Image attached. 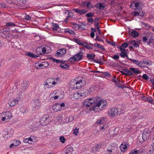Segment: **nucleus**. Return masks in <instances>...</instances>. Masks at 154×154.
I'll return each instance as SVG.
<instances>
[{"mask_svg": "<svg viewBox=\"0 0 154 154\" xmlns=\"http://www.w3.org/2000/svg\"><path fill=\"white\" fill-rule=\"evenodd\" d=\"M25 84L24 86H23V88L21 89L22 90H23V89H24L25 90H26V89H27L28 85V82H26L25 83Z\"/></svg>", "mask_w": 154, "mask_h": 154, "instance_id": "37998d69", "label": "nucleus"}, {"mask_svg": "<svg viewBox=\"0 0 154 154\" xmlns=\"http://www.w3.org/2000/svg\"><path fill=\"white\" fill-rule=\"evenodd\" d=\"M10 35V29L8 28L5 29V30L3 31V34L2 36L3 38L6 39L8 40H9V35Z\"/></svg>", "mask_w": 154, "mask_h": 154, "instance_id": "39448f33", "label": "nucleus"}, {"mask_svg": "<svg viewBox=\"0 0 154 154\" xmlns=\"http://www.w3.org/2000/svg\"><path fill=\"white\" fill-rule=\"evenodd\" d=\"M64 32L66 33H68L73 35H74L75 34L73 31L67 28L64 29Z\"/></svg>", "mask_w": 154, "mask_h": 154, "instance_id": "b1692460", "label": "nucleus"}, {"mask_svg": "<svg viewBox=\"0 0 154 154\" xmlns=\"http://www.w3.org/2000/svg\"><path fill=\"white\" fill-rule=\"evenodd\" d=\"M77 83V81L76 79H74L72 81H71L70 82V84L71 87L74 90L76 89V84Z\"/></svg>", "mask_w": 154, "mask_h": 154, "instance_id": "6ab92c4d", "label": "nucleus"}, {"mask_svg": "<svg viewBox=\"0 0 154 154\" xmlns=\"http://www.w3.org/2000/svg\"><path fill=\"white\" fill-rule=\"evenodd\" d=\"M89 100V105H91L92 107L90 108V110H93L94 111H100L105 108L106 105V102L99 101L95 103L97 99L95 97L91 98L88 99Z\"/></svg>", "mask_w": 154, "mask_h": 154, "instance_id": "f257e3e1", "label": "nucleus"}, {"mask_svg": "<svg viewBox=\"0 0 154 154\" xmlns=\"http://www.w3.org/2000/svg\"><path fill=\"white\" fill-rule=\"evenodd\" d=\"M139 10L138 11H133L131 14L132 15H133L134 16H139Z\"/></svg>", "mask_w": 154, "mask_h": 154, "instance_id": "4c0bfd02", "label": "nucleus"}, {"mask_svg": "<svg viewBox=\"0 0 154 154\" xmlns=\"http://www.w3.org/2000/svg\"><path fill=\"white\" fill-rule=\"evenodd\" d=\"M89 100L88 99L86 100L84 102L83 105L84 106H86L87 107H89L90 106L89 105Z\"/></svg>", "mask_w": 154, "mask_h": 154, "instance_id": "7c9ffc66", "label": "nucleus"}, {"mask_svg": "<svg viewBox=\"0 0 154 154\" xmlns=\"http://www.w3.org/2000/svg\"><path fill=\"white\" fill-rule=\"evenodd\" d=\"M19 99H16L10 101V107H12L15 106L18 103Z\"/></svg>", "mask_w": 154, "mask_h": 154, "instance_id": "f3484780", "label": "nucleus"}, {"mask_svg": "<svg viewBox=\"0 0 154 154\" xmlns=\"http://www.w3.org/2000/svg\"><path fill=\"white\" fill-rule=\"evenodd\" d=\"M37 101V102H38V100H35V101L34 102L33 104H34V106H35V108L37 107V109H38L39 108V105H40V104H39V103H38V104H37L36 105V104L37 103H36V102Z\"/></svg>", "mask_w": 154, "mask_h": 154, "instance_id": "de8ad7c7", "label": "nucleus"}, {"mask_svg": "<svg viewBox=\"0 0 154 154\" xmlns=\"http://www.w3.org/2000/svg\"><path fill=\"white\" fill-rule=\"evenodd\" d=\"M131 44L133 45L134 48H137L139 47V44L136 42L135 40H132L130 42Z\"/></svg>", "mask_w": 154, "mask_h": 154, "instance_id": "393cba45", "label": "nucleus"}, {"mask_svg": "<svg viewBox=\"0 0 154 154\" xmlns=\"http://www.w3.org/2000/svg\"><path fill=\"white\" fill-rule=\"evenodd\" d=\"M3 137L5 139H8L10 137L9 132H5L3 134Z\"/></svg>", "mask_w": 154, "mask_h": 154, "instance_id": "cd10ccee", "label": "nucleus"}, {"mask_svg": "<svg viewBox=\"0 0 154 154\" xmlns=\"http://www.w3.org/2000/svg\"><path fill=\"white\" fill-rule=\"evenodd\" d=\"M142 77L146 80H147L149 79V76L146 74H143Z\"/></svg>", "mask_w": 154, "mask_h": 154, "instance_id": "6e6d98bb", "label": "nucleus"}, {"mask_svg": "<svg viewBox=\"0 0 154 154\" xmlns=\"http://www.w3.org/2000/svg\"><path fill=\"white\" fill-rule=\"evenodd\" d=\"M72 25H74L75 26V27H77V28L78 29H79V28L81 27V26H82V25H79L78 24H76L74 22L72 23Z\"/></svg>", "mask_w": 154, "mask_h": 154, "instance_id": "8fccbe9b", "label": "nucleus"}, {"mask_svg": "<svg viewBox=\"0 0 154 154\" xmlns=\"http://www.w3.org/2000/svg\"><path fill=\"white\" fill-rule=\"evenodd\" d=\"M154 41V39H153L151 37H150V38L149 37L148 40L147 42V43L148 45H149L150 43L153 42Z\"/></svg>", "mask_w": 154, "mask_h": 154, "instance_id": "e433bc0d", "label": "nucleus"}, {"mask_svg": "<svg viewBox=\"0 0 154 154\" xmlns=\"http://www.w3.org/2000/svg\"><path fill=\"white\" fill-rule=\"evenodd\" d=\"M129 44L127 42L123 43L121 45V46L122 48H125Z\"/></svg>", "mask_w": 154, "mask_h": 154, "instance_id": "3c124183", "label": "nucleus"}, {"mask_svg": "<svg viewBox=\"0 0 154 154\" xmlns=\"http://www.w3.org/2000/svg\"><path fill=\"white\" fill-rule=\"evenodd\" d=\"M53 80V79L48 78L47 80L46 81L49 84H51Z\"/></svg>", "mask_w": 154, "mask_h": 154, "instance_id": "0e129e2a", "label": "nucleus"}, {"mask_svg": "<svg viewBox=\"0 0 154 154\" xmlns=\"http://www.w3.org/2000/svg\"><path fill=\"white\" fill-rule=\"evenodd\" d=\"M139 64L138 65L140 67H144L145 66L143 65V61H139Z\"/></svg>", "mask_w": 154, "mask_h": 154, "instance_id": "e2e57ef3", "label": "nucleus"}, {"mask_svg": "<svg viewBox=\"0 0 154 154\" xmlns=\"http://www.w3.org/2000/svg\"><path fill=\"white\" fill-rule=\"evenodd\" d=\"M49 123L48 115H45L42 116L40 119V123L42 125H45Z\"/></svg>", "mask_w": 154, "mask_h": 154, "instance_id": "7ed1b4c3", "label": "nucleus"}, {"mask_svg": "<svg viewBox=\"0 0 154 154\" xmlns=\"http://www.w3.org/2000/svg\"><path fill=\"white\" fill-rule=\"evenodd\" d=\"M85 81L83 79V78H82V79L77 81V83L76 84V89L80 88L81 87L85 86Z\"/></svg>", "mask_w": 154, "mask_h": 154, "instance_id": "20e7f679", "label": "nucleus"}, {"mask_svg": "<svg viewBox=\"0 0 154 154\" xmlns=\"http://www.w3.org/2000/svg\"><path fill=\"white\" fill-rule=\"evenodd\" d=\"M96 38L95 39L96 41H99L103 42L104 40L103 39H102L101 37H100L98 35H97V34H96Z\"/></svg>", "mask_w": 154, "mask_h": 154, "instance_id": "f704fd0d", "label": "nucleus"}, {"mask_svg": "<svg viewBox=\"0 0 154 154\" xmlns=\"http://www.w3.org/2000/svg\"><path fill=\"white\" fill-rule=\"evenodd\" d=\"M99 20L98 18H96L94 20V25L95 27H96L97 26H99V23L98 22V20Z\"/></svg>", "mask_w": 154, "mask_h": 154, "instance_id": "a19ab883", "label": "nucleus"}, {"mask_svg": "<svg viewBox=\"0 0 154 154\" xmlns=\"http://www.w3.org/2000/svg\"><path fill=\"white\" fill-rule=\"evenodd\" d=\"M149 35H146L144 37H143L142 38V41L144 42H147L148 39L149 38Z\"/></svg>", "mask_w": 154, "mask_h": 154, "instance_id": "c756f323", "label": "nucleus"}, {"mask_svg": "<svg viewBox=\"0 0 154 154\" xmlns=\"http://www.w3.org/2000/svg\"><path fill=\"white\" fill-rule=\"evenodd\" d=\"M52 109L55 112H57L62 110L61 108L60 107V104L57 103L53 106Z\"/></svg>", "mask_w": 154, "mask_h": 154, "instance_id": "1a4fd4ad", "label": "nucleus"}, {"mask_svg": "<svg viewBox=\"0 0 154 154\" xmlns=\"http://www.w3.org/2000/svg\"><path fill=\"white\" fill-rule=\"evenodd\" d=\"M55 56L57 57H61L62 56L61 53L60 51V49L56 51V54Z\"/></svg>", "mask_w": 154, "mask_h": 154, "instance_id": "58836bf2", "label": "nucleus"}, {"mask_svg": "<svg viewBox=\"0 0 154 154\" xmlns=\"http://www.w3.org/2000/svg\"><path fill=\"white\" fill-rule=\"evenodd\" d=\"M97 47L98 48H100L101 49L102 51H105V49L103 47L100 45L98 44V45H97Z\"/></svg>", "mask_w": 154, "mask_h": 154, "instance_id": "5fc2aeb1", "label": "nucleus"}, {"mask_svg": "<svg viewBox=\"0 0 154 154\" xmlns=\"http://www.w3.org/2000/svg\"><path fill=\"white\" fill-rule=\"evenodd\" d=\"M139 34V33L137 32L134 30L131 33V35L134 38L137 37Z\"/></svg>", "mask_w": 154, "mask_h": 154, "instance_id": "5701e85b", "label": "nucleus"}, {"mask_svg": "<svg viewBox=\"0 0 154 154\" xmlns=\"http://www.w3.org/2000/svg\"><path fill=\"white\" fill-rule=\"evenodd\" d=\"M13 143L10 144V148H14L20 144V142L19 140H14Z\"/></svg>", "mask_w": 154, "mask_h": 154, "instance_id": "ddd939ff", "label": "nucleus"}, {"mask_svg": "<svg viewBox=\"0 0 154 154\" xmlns=\"http://www.w3.org/2000/svg\"><path fill=\"white\" fill-rule=\"evenodd\" d=\"M66 151H70V152H72L73 151V149L72 147L68 146H67V148L66 149Z\"/></svg>", "mask_w": 154, "mask_h": 154, "instance_id": "09e8293b", "label": "nucleus"}, {"mask_svg": "<svg viewBox=\"0 0 154 154\" xmlns=\"http://www.w3.org/2000/svg\"><path fill=\"white\" fill-rule=\"evenodd\" d=\"M151 133L150 130L148 129L144 130L142 133V139L143 140H151Z\"/></svg>", "mask_w": 154, "mask_h": 154, "instance_id": "f03ea898", "label": "nucleus"}, {"mask_svg": "<svg viewBox=\"0 0 154 154\" xmlns=\"http://www.w3.org/2000/svg\"><path fill=\"white\" fill-rule=\"evenodd\" d=\"M139 14H140V15H139V16H140V17H144L145 16V12L142 11L141 10H139Z\"/></svg>", "mask_w": 154, "mask_h": 154, "instance_id": "13d9d810", "label": "nucleus"}, {"mask_svg": "<svg viewBox=\"0 0 154 154\" xmlns=\"http://www.w3.org/2000/svg\"><path fill=\"white\" fill-rule=\"evenodd\" d=\"M143 97L144 98H145V99H144V100L145 101H148L150 102H152L154 100L153 99L151 98V97H146L145 96H144Z\"/></svg>", "mask_w": 154, "mask_h": 154, "instance_id": "72a5a7b5", "label": "nucleus"}, {"mask_svg": "<svg viewBox=\"0 0 154 154\" xmlns=\"http://www.w3.org/2000/svg\"><path fill=\"white\" fill-rule=\"evenodd\" d=\"M44 85L45 87H46L47 88H51L53 86V85L51 84H48L46 81L44 82Z\"/></svg>", "mask_w": 154, "mask_h": 154, "instance_id": "c85d7f7f", "label": "nucleus"}, {"mask_svg": "<svg viewBox=\"0 0 154 154\" xmlns=\"http://www.w3.org/2000/svg\"><path fill=\"white\" fill-rule=\"evenodd\" d=\"M133 3L135 4L134 6L136 8H134L135 10H140L142 9V8L141 6L139 5V3L137 1H135Z\"/></svg>", "mask_w": 154, "mask_h": 154, "instance_id": "412c9836", "label": "nucleus"}, {"mask_svg": "<svg viewBox=\"0 0 154 154\" xmlns=\"http://www.w3.org/2000/svg\"><path fill=\"white\" fill-rule=\"evenodd\" d=\"M118 112L119 111L115 107L112 108L110 113L111 116L114 117L117 116L118 114Z\"/></svg>", "mask_w": 154, "mask_h": 154, "instance_id": "9d476101", "label": "nucleus"}, {"mask_svg": "<svg viewBox=\"0 0 154 154\" xmlns=\"http://www.w3.org/2000/svg\"><path fill=\"white\" fill-rule=\"evenodd\" d=\"M43 65V67L42 68H43L44 67L45 68L48 67L49 66V63L47 61H45L44 62H42Z\"/></svg>", "mask_w": 154, "mask_h": 154, "instance_id": "603ef678", "label": "nucleus"}, {"mask_svg": "<svg viewBox=\"0 0 154 154\" xmlns=\"http://www.w3.org/2000/svg\"><path fill=\"white\" fill-rule=\"evenodd\" d=\"M74 132H73V134L75 135H77V134L78 133V129H77L76 128L74 129Z\"/></svg>", "mask_w": 154, "mask_h": 154, "instance_id": "338daca9", "label": "nucleus"}, {"mask_svg": "<svg viewBox=\"0 0 154 154\" xmlns=\"http://www.w3.org/2000/svg\"><path fill=\"white\" fill-rule=\"evenodd\" d=\"M104 4L102 3H99L96 4L95 6L96 8H98L99 10L103 9L106 7L105 5H104Z\"/></svg>", "mask_w": 154, "mask_h": 154, "instance_id": "4468645a", "label": "nucleus"}, {"mask_svg": "<svg viewBox=\"0 0 154 154\" xmlns=\"http://www.w3.org/2000/svg\"><path fill=\"white\" fill-rule=\"evenodd\" d=\"M74 41L75 42L79 45H81L82 46H84V44L80 42V41L79 39H78L76 38H74Z\"/></svg>", "mask_w": 154, "mask_h": 154, "instance_id": "473e14b6", "label": "nucleus"}, {"mask_svg": "<svg viewBox=\"0 0 154 154\" xmlns=\"http://www.w3.org/2000/svg\"><path fill=\"white\" fill-rule=\"evenodd\" d=\"M78 60L77 58H76V57L75 56L71 57L69 59V60L70 62H73L74 61H76Z\"/></svg>", "mask_w": 154, "mask_h": 154, "instance_id": "c9c22d12", "label": "nucleus"}, {"mask_svg": "<svg viewBox=\"0 0 154 154\" xmlns=\"http://www.w3.org/2000/svg\"><path fill=\"white\" fill-rule=\"evenodd\" d=\"M126 143L124 142L122 143L121 145L120 148L121 149V151L124 152L125 151V149L127 148V146L126 145Z\"/></svg>", "mask_w": 154, "mask_h": 154, "instance_id": "2eb2a0df", "label": "nucleus"}, {"mask_svg": "<svg viewBox=\"0 0 154 154\" xmlns=\"http://www.w3.org/2000/svg\"><path fill=\"white\" fill-rule=\"evenodd\" d=\"M140 151V150H132L129 153V154H137L138 153H139Z\"/></svg>", "mask_w": 154, "mask_h": 154, "instance_id": "ea45409f", "label": "nucleus"}, {"mask_svg": "<svg viewBox=\"0 0 154 154\" xmlns=\"http://www.w3.org/2000/svg\"><path fill=\"white\" fill-rule=\"evenodd\" d=\"M85 16L87 17H92L94 16V14L92 12H89L86 14Z\"/></svg>", "mask_w": 154, "mask_h": 154, "instance_id": "79ce46f5", "label": "nucleus"}, {"mask_svg": "<svg viewBox=\"0 0 154 154\" xmlns=\"http://www.w3.org/2000/svg\"><path fill=\"white\" fill-rule=\"evenodd\" d=\"M10 30L12 32H17V28L18 27L14 23L10 22Z\"/></svg>", "mask_w": 154, "mask_h": 154, "instance_id": "f8f14e48", "label": "nucleus"}, {"mask_svg": "<svg viewBox=\"0 0 154 154\" xmlns=\"http://www.w3.org/2000/svg\"><path fill=\"white\" fill-rule=\"evenodd\" d=\"M62 55H65L66 53V49L65 48H61L60 49Z\"/></svg>", "mask_w": 154, "mask_h": 154, "instance_id": "49530a36", "label": "nucleus"}, {"mask_svg": "<svg viewBox=\"0 0 154 154\" xmlns=\"http://www.w3.org/2000/svg\"><path fill=\"white\" fill-rule=\"evenodd\" d=\"M129 70H131L130 71L132 74V75L134 74L137 75L141 73V72L137 68H129Z\"/></svg>", "mask_w": 154, "mask_h": 154, "instance_id": "9b49d317", "label": "nucleus"}, {"mask_svg": "<svg viewBox=\"0 0 154 154\" xmlns=\"http://www.w3.org/2000/svg\"><path fill=\"white\" fill-rule=\"evenodd\" d=\"M19 82V80H16V81H15L14 82V84H15V86H14L13 88V89H14V90H15L16 89V88H17V87H18V86L19 85L18 84V83Z\"/></svg>", "mask_w": 154, "mask_h": 154, "instance_id": "a18cd8bd", "label": "nucleus"}, {"mask_svg": "<svg viewBox=\"0 0 154 154\" xmlns=\"http://www.w3.org/2000/svg\"><path fill=\"white\" fill-rule=\"evenodd\" d=\"M104 118L102 117L97 121L96 123L99 124H103V123L104 122Z\"/></svg>", "mask_w": 154, "mask_h": 154, "instance_id": "bb28decb", "label": "nucleus"}, {"mask_svg": "<svg viewBox=\"0 0 154 154\" xmlns=\"http://www.w3.org/2000/svg\"><path fill=\"white\" fill-rule=\"evenodd\" d=\"M95 56V55L94 53L91 54H87V57L88 59L92 60H93Z\"/></svg>", "mask_w": 154, "mask_h": 154, "instance_id": "a878e982", "label": "nucleus"}, {"mask_svg": "<svg viewBox=\"0 0 154 154\" xmlns=\"http://www.w3.org/2000/svg\"><path fill=\"white\" fill-rule=\"evenodd\" d=\"M119 72L122 73V74L125 75H132V74L131 72L129 70L127 69H122V71L119 70Z\"/></svg>", "mask_w": 154, "mask_h": 154, "instance_id": "0eeeda50", "label": "nucleus"}, {"mask_svg": "<svg viewBox=\"0 0 154 154\" xmlns=\"http://www.w3.org/2000/svg\"><path fill=\"white\" fill-rule=\"evenodd\" d=\"M74 56L76 57V58H77L78 60H77V61H79V60L82 59V56H83V53L81 51H80L79 53H78Z\"/></svg>", "mask_w": 154, "mask_h": 154, "instance_id": "dca6fc26", "label": "nucleus"}, {"mask_svg": "<svg viewBox=\"0 0 154 154\" xmlns=\"http://www.w3.org/2000/svg\"><path fill=\"white\" fill-rule=\"evenodd\" d=\"M23 90L20 89L17 91V94L19 96L20 98H23L24 96V93H23Z\"/></svg>", "mask_w": 154, "mask_h": 154, "instance_id": "a211bd4d", "label": "nucleus"}, {"mask_svg": "<svg viewBox=\"0 0 154 154\" xmlns=\"http://www.w3.org/2000/svg\"><path fill=\"white\" fill-rule=\"evenodd\" d=\"M111 57L115 60H117L119 58V56L116 54L114 55L113 56Z\"/></svg>", "mask_w": 154, "mask_h": 154, "instance_id": "bf43d9fd", "label": "nucleus"}, {"mask_svg": "<svg viewBox=\"0 0 154 154\" xmlns=\"http://www.w3.org/2000/svg\"><path fill=\"white\" fill-rule=\"evenodd\" d=\"M73 10L80 15L84 14L88 12V11H86L84 9L79 10L77 8H74Z\"/></svg>", "mask_w": 154, "mask_h": 154, "instance_id": "6e6552de", "label": "nucleus"}, {"mask_svg": "<svg viewBox=\"0 0 154 154\" xmlns=\"http://www.w3.org/2000/svg\"><path fill=\"white\" fill-rule=\"evenodd\" d=\"M91 89L90 88L88 90H87V92H85V93L86 94V95H85V96H87L89 95L90 94L91 92Z\"/></svg>", "mask_w": 154, "mask_h": 154, "instance_id": "680f3d73", "label": "nucleus"}, {"mask_svg": "<svg viewBox=\"0 0 154 154\" xmlns=\"http://www.w3.org/2000/svg\"><path fill=\"white\" fill-rule=\"evenodd\" d=\"M86 94L85 93H81L79 92H76L73 95V97L75 99H77L79 98H80L81 97L83 96H85V95H86Z\"/></svg>", "mask_w": 154, "mask_h": 154, "instance_id": "423d86ee", "label": "nucleus"}, {"mask_svg": "<svg viewBox=\"0 0 154 154\" xmlns=\"http://www.w3.org/2000/svg\"><path fill=\"white\" fill-rule=\"evenodd\" d=\"M41 47H42V48H41L42 49V52L43 53L42 54H46V49L44 47L43 45H42L41 46Z\"/></svg>", "mask_w": 154, "mask_h": 154, "instance_id": "c03bdc74", "label": "nucleus"}, {"mask_svg": "<svg viewBox=\"0 0 154 154\" xmlns=\"http://www.w3.org/2000/svg\"><path fill=\"white\" fill-rule=\"evenodd\" d=\"M26 55L32 58H37L39 57L38 55L34 54L33 53L29 52L27 53Z\"/></svg>", "mask_w": 154, "mask_h": 154, "instance_id": "aec40b11", "label": "nucleus"}, {"mask_svg": "<svg viewBox=\"0 0 154 154\" xmlns=\"http://www.w3.org/2000/svg\"><path fill=\"white\" fill-rule=\"evenodd\" d=\"M88 21L89 23H92L94 22V20L93 18H90L88 19Z\"/></svg>", "mask_w": 154, "mask_h": 154, "instance_id": "774afa93", "label": "nucleus"}, {"mask_svg": "<svg viewBox=\"0 0 154 154\" xmlns=\"http://www.w3.org/2000/svg\"><path fill=\"white\" fill-rule=\"evenodd\" d=\"M24 17L25 19L27 20H29L31 19V17L27 15H26L25 16V15Z\"/></svg>", "mask_w": 154, "mask_h": 154, "instance_id": "052dcab7", "label": "nucleus"}, {"mask_svg": "<svg viewBox=\"0 0 154 154\" xmlns=\"http://www.w3.org/2000/svg\"><path fill=\"white\" fill-rule=\"evenodd\" d=\"M91 2H83V5L84 6H85L86 5L88 8H91L92 7H90L89 5H90Z\"/></svg>", "mask_w": 154, "mask_h": 154, "instance_id": "2f4dec72", "label": "nucleus"}, {"mask_svg": "<svg viewBox=\"0 0 154 154\" xmlns=\"http://www.w3.org/2000/svg\"><path fill=\"white\" fill-rule=\"evenodd\" d=\"M59 139L60 141V142L62 143H65V141L66 139L64 138V137L63 136H61L59 138Z\"/></svg>", "mask_w": 154, "mask_h": 154, "instance_id": "4d7b16f0", "label": "nucleus"}, {"mask_svg": "<svg viewBox=\"0 0 154 154\" xmlns=\"http://www.w3.org/2000/svg\"><path fill=\"white\" fill-rule=\"evenodd\" d=\"M55 62L56 63H62V64H64L65 63V61H63L62 60H54Z\"/></svg>", "mask_w": 154, "mask_h": 154, "instance_id": "864d4df0", "label": "nucleus"}, {"mask_svg": "<svg viewBox=\"0 0 154 154\" xmlns=\"http://www.w3.org/2000/svg\"><path fill=\"white\" fill-rule=\"evenodd\" d=\"M85 43H84V46H83L85 47L86 48L88 49H93V48L91 46H90L89 45H85L84 44Z\"/></svg>", "mask_w": 154, "mask_h": 154, "instance_id": "69168bd1", "label": "nucleus"}, {"mask_svg": "<svg viewBox=\"0 0 154 154\" xmlns=\"http://www.w3.org/2000/svg\"><path fill=\"white\" fill-rule=\"evenodd\" d=\"M42 48V47L40 46L39 47H38L37 48L36 50V54H37V55H38L39 56V55H42V49L41 48Z\"/></svg>", "mask_w": 154, "mask_h": 154, "instance_id": "4be33fe9", "label": "nucleus"}]
</instances>
